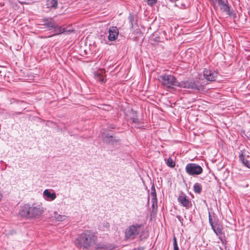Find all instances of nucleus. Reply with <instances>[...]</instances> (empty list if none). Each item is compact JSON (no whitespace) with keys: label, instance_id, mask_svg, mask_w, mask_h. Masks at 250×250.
I'll return each mask as SVG.
<instances>
[{"label":"nucleus","instance_id":"9d476101","mask_svg":"<svg viewBox=\"0 0 250 250\" xmlns=\"http://www.w3.org/2000/svg\"><path fill=\"white\" fill-rule=\"evenodd\" d=\"M245 152V149L240 151L239 159L245 167L250 168V156L249 155H246Z\"/></svg>","mask_w":250,"mask_h":250},{"label":"nucleus","instance_id":"4468645a","mask_svg":"<svg viewBox=\"0 0 250 250\" xmlns=\"http://www.w3.org/2000/svg\"><path fill=\"white\" fill-rule=\"evenodd\" d=\"M150 195L152 197L151 202L152 203V206L153 208H154L155 205H157V194L156 192L155 187L154 183L152 184L151 188V193Z\"/></svg>","mask_w":250,"mask_h":250},{"label":"nucleus","instance_id":"5701e85b","mask_svg":"<svg viewBox=\"0 0 250 250\" xmlns=\"http://www.w3.org/2000/svg\"><path fill=\"white\" fill-rule=\"evenodd\" d=\"M132 123L136 124L137 125H139L141 124V122L139 119L137 118L136 113H135L133 117L131 118Z\"/></svg>","mask_w":250,"mask_h":250},{"label":"nucleus","instance_id":"20e7f679","mask_svg":"<svg viewBox=\"0 0 250 250\" xmlns=\"http://www.w3.org/2000/svg\"><path fill=\"white\" fill-rule=\"evenodd\" d=\"M159 80L162 85L167 88L179 87L180 82L173 75L165 74L160 76Z\"/></svg>","mask_w":250,"mask_h":250},{"label":"nucleus","instance_id":"c756f323","mask_svg":"<svg viewBox=\"0 0 250 250\" xmlns=\"http://www.w3.org/2000/svg\"><path fill=\"white\" fill-rule=\"evenodd\" d=\"M145 248L144 247H139L137 248H135L132 250H144Z\"/></svg>","mask_w":250,"mask_h":250},{"label":"nucleus","instance_id":"9b49d317","mask_svg":"<svg viewBox=\"0 0 250 250\" xmlns=\"http://www.w3.org/2000/svg\"><path fill=\"white\" fill-rule=\"evenodd\" d=\"M108 39L110 41H115L119 36V30L116 26H111L108 29Z\"/></svg>","mask_w":250,"mask_h":250},{"label":"nucleus","instance_id":"39448f33","mask_svg":"<svg viewBox=\"0 0 250 250\" xmlns=\"http://www.w3.org/2000/svg\"><path fill=\"white\" fill-rule=\"evenodd\" d=\"M179 87L190 89L200 91L204 89V86L199 81H183L180 82Z\"/></svg>","mask_w":250,"mask_h":250},{"label":"nucleus","instance_id":"423d86ee","mask_svg":"<svg viewBox=\"0 0 250 250\" xmlns=\"http://www.w3.org/2000/svg\"><path fill=\"white\" fill-rule=\"evenodd\" d=\"M186 172L190 176H196L203 173V169L195 163H188L185 167Z\"/></svg>","mask_w":250,"mask_h":250},{"label":"nucleus","instance_id":"7ed1b4c3","mask_svg":"<svg viewBox=\"0 0 250 250\" xmlns=\"http://www.w3.org/2000/svg\"><path fill=\"white\" fill-rule=\"evenodd\" d=\"M97 237L95 233L90 230H85L76 239L75 243L78 248L87 249L95 244Z\"/></svg>","mask_w":250,"mask_h":250},{"label":"nucleus","instance_id":"0eeeda50","mask_svg":"<svg viewBox=\"0 0 250 250\" xmlns=\"http://www.w3.org/2000/svg\"><path fill=\"white\" fill-rule=\"evenodd\" d=\"M101 133L103 142L106 144L114 145L119 142V139L110 135L106 131H103Z\"/></svg>","mask_w":250,"mask_h":250},{"label":"nucleus","instance_id":"a211bd4d","mask_svg":"<svg viewBox=\"0 0 250 250\" xmlns=\"http://www.w3.org/2000/svg\"><path fill=\"white\" fill-rule=\"evenodd\" d=\"M46 5L47 8L56 9L58 7L57 0H46Z\"/></svg>","mask_w":250,"mask_h":250},{"label":"nucleus","instance_id":"2f4dec72","mask_svg":"<svg viewBox=\"0 0 250 250\" xmlns=\"http://www.w3.org/2000/svg\"><path fill=\"white\" fill-rule=\"evenodd\" d=\"M211 0V1H214V0Z\"/></svg>","mask_w":250,"mask_h":250},{"label":"nucleus","instance_id":"393cba45","mask_svg":"<svg viewBox=\"0 0 250 250\" xmlns=\"http://www.w3.org/2000/svg\"><path fill=\"white\" fill-rule=\"evenodd\" d=\"M102 225L103 226L100 225L99 228L100 229L103 230H104L105 229H107L109 227V224L107 221H104Z\"/></svg>","mask_w":250,"mask_h":250},{"label":"nucleus","instance_id":"1a4fd4ad","mask_svg":"<svg viewBox=\"0 0 250 250\" xmlns=\"http://www.w3.org/2000/svg\"><path fill=\"white\" fill-rule=\"evenodd\" d=\"M41 22L42 23L40 24L49 30H52L53 28L55 27V23L57 22L54 18L52 17H44L41 20Z\"/></svg>","mask_w":250,"mask_h":250},{"label":"nucleus","instance_id":"ddd939ff","mask_svg":"<svg viewBox=\"0 0 250 250\" xmlns=\"http://www.w3.org/2000/svg\"><path fill=\"white\" fill-rule=\"evenodd\" d=\"M217 1L221 9L223 10L229 16L232 15V12L230 11V7L229 5L228 0H217Z\"/></svg>","mask_w":250,"mask_h":250},{"label":"nucleus","instance_id":"6e6552de","mask_svg":"<svg viewBox=\"0 0 250 250\" xmlns=\"http://www.w3.org/2000/svg\"><path fill=\"white\" fill-rule=\"evenodd\" d=\"M178 201L181 206L185 207L186 209H188L192 207V203L185 193L181 192L178 198Z\"/></svg>","mask_w":250,"mask_h":250},{"label":"nucleus","instance_id":"4be33fe9","mask_svg":"<svg viewBox=\"0 0 250 250\" xmlns=\"http://www.w3.org/2000/svg\"><path fill=\"white\" fill-rule=\"evenodd\" d=\"M54 218L56 220L58 221H62L65 219L66 216L65 215H62L60 214H58L57 213H54Z\"/></svg>","mask_w":250,"mask_h":250},{"label":"nucleus","instance_id":"cd10ccee","mask_svg":"<svg viewBox=\"0 0 250 250\" xmlns=\"http://www.w3.org/2000/svg\"><path fill=\"white\" fill-rule=\"evenodd\" d=\"M115 128V126L114 125H110L109 126H108V128L107 129H104L103 130V131H106L107 132L108 131H111L112 129H114Z\"/></svg>","mask_w":250,"mask_h":250},{"label":"nucleus","instance_id":"b1692460","mask_svg":"<svg viewBox=\"0 0 250 250\" xmlns=\"http://www.w3.org/2000/svg\"><path fill=\"white\" fill-rule=\"evenodd\" d=\"M167 165L170 167H174L175 166V162L173 161L172 159L169 157L167 162Z\"/></svg>","mask_w":250,"mask_h":250},{"label":"nucleus","instance_id":"dca6fc26","mask_svg":"<svg viewBox=\"0 0 250 250\" xmlns=\"http://www.w3.org/2000/svg\"><path fill=\"white\" fill-rule=\"evenodd\" d=\"M53 29L55 32L54 35H60L66 32L65 29L64 28H62L61 26H59L57 22L55 23V27L53 28Z\"/></svg>","mask_w":250,"mask_h":250},{"label":"nucleus","instance_id":"f257e3e1","mask_svg":"<svg viewBox=\"0 0 250 250\" xmlns=\"http://www.w3.org/2000/svg\"><path fill=\"white\" fill-rule=\"evenodd\" d=\"M44 212V209L42 205L26 204L21 207L19 214L26 219H38Z\"/></svg>","mask_w":250,"mask_h":250},{"label":"nucleus","instance_id":"f03ea898","mask_svg":"<svg viewBox=\"0 0 250 250\" xmlns=\"http://www.w3.org/2000/svg\"><path fill=\"white\" fill-rule=\"evenodd\" d=\"M148 234L145 230L143 224L135 223L128 227L125 232V238L127 241H132L137 238L140 241L146 239Z\"/></svg>","mask_w":250,"mask_h":250},{"label":"nucleus","instance_id":"f8f14e48","mask_svg":"<svg viewBox=\"0 0 250 250\" xmlns=\"http://www.w3.org/2000/svg\"><path fill=\"white\" fill-rule=\"evenodd\" d=\"M203 75L208 81H215L218 74L215 71L212 72L211 70L205 68L203 72Z\"/></svg>","mask_w":250,"mask_h":250},{"label":"nucleus","instance_id":"c85d7f7f","mask_svg":"<svg viewBox=\"0 0 250 250\" xmlns=\"http://www.w3.org/2000/svg\"><path fill=\"white\" fill-rule=\"evenodd\" d=\"M208 220H209V223L210 225L211 226V228H213V225H214V223H213V220H212V219L211 216V215L210 214V213H209V218H208Z\"/></svg>","mask_w":250,"mask_h":250},{"label":"nucleus","instance_id":"2eb2a0df","mask_svg":"<svg viewBox=\"0 0 250 250\" xmlns=\"http://www.w3.org/2000/svg\"><path fill=\"white\" fill-rule=\"evenodd\" d=\"M103 71L101 70L100 72H96L94 73V78L97 81L101 82L102 83H105L106 80L104 79L103 75Z\"/></svg>","mask_w":250,"mask_h":250},{"label":"nucleus","instance_id":"aec40b11","mask_svg":"<svg viewBox=\"0 0 250 250\" xmlns=\"http://www.w3.org/2000/svg\"><path fill=\"white\" fill-rule=\"evenodd\" d=\"M129 22L130 24V27L131 28H133V26L134 24H136V20H135V16L132 13H130L128 17Z\"/></svg>","mask_w":250,"mask_h":250},{"label":"nucleus","instance_id":"7c9ffc66","mask_svg":"<svg viewBox=\"0 0 250 250\" xmlns=\"http://www.w3.org/2000/svg\"><path fill=\"white\" fill-rule=\"evenodd\" d=\"M98 248L101 249H104L105 247L104 245H102L101 246H99Z\"/></svg>","mask_w":250,"mask_h":250},{"label":"nucleus","instance_id":"bb28decb","mask_svg":"<svg viewBox=\"0 0 250 250\" xmlns=\"http://www.w3.org/2000/svg\"><path fill=\"white\" fill-rule=\"evenodd\" d=\"M147 4L150 5V6H152L154 4H155L157 2V0H145Z\"/></svg>","mask_w":250,"mask_h":250},{"label":"nucleus","instance_id":"f3484780","mask_svg":"<svg viewBox=\"0 0 250 250\" xmlns=\"http://www.w3.org/2000/svg\"><path fill=\"white\" fill-rule=\"evenodd\" d=\"M43 195L48 200H54L56 198V195L55 192L51 193L48 189H45L43 191Z\"/></svg>","mask_w":250,"mask_h":250},{"label":"nucleus","instance_id":"6ab92c4d","mask_svg":"<svg viewBox=\"0 0 250 250\" xmlns=\"http://www.w3.org/2000/svg\"><path fill=\"white\" fill-rule=\"evenodd\" d=\"M216 235L219 236L223 234L222 229L219 226L213 225V227L211 228Z\"/></svg>","mask_w":250,"mask_h":250},{"label":"nucleus","instance_id":"412c9836","mask_svg":"<svg viewBox=\"0 0 250 250\" xmlns=\"http://www.w3.org/2000/svg\"><path fill=\"white\" fill-rule=\"evenodd\" d=\"M202 186L198 183H195L193 186V190L196 193L200 194L202 191Z\"/></svg>","mask_w":250,"mask_h":250},{"label":"nucleus","instance_id":"a878e982","mask_svg":"<svg viewBox=\"0 0 250 250\" xmlns=\"http://www.w3.org/2000/svg\"><path fill=\"white\" fill-rule=\"evenodd\" d=\"M173 250H179L177 239L175 236L173 237Z\"/></svg>","mask_w":250,"mask_h":250}]
</instances>
